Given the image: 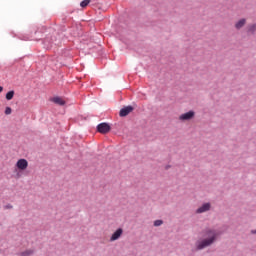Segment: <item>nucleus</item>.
I'll return each instance as SVG.
<instances>
[{"label":"nucleus","mask_w":256,"mask_h":256,"mask_svg":"<svg viewBox=\"0 0 256 256\" xmlns=\"http://www.w3.org/2000/svg\"><path fill=\"white\" fill-rule=\"evenodd\" d=\"M217 237H219V231L215 229H209L205 232V238L203 240H199L196 243V249L201 251L207 247H211L213 243L217 241Z\"/></svg>","instance_id":"nucleus-1"},{"label":"nucleus","mask_w":256,"mask_h":256,"mask_svg":"<svg viewBox=\"0 0 256 256\" xmlns=\"http://www.w3.org/2000/svg\"><path fill=\"white\" fill-rule=\"evenodd\" d=\"M97 131L98 133H101L102 135H105L107 133H109V131H111V126L108 124V123H100L98 126H97Z\"/></svg>","instance_id":"nucleus-2"},{"label":"nucleus","mask_w":256,"mask_h":256,"mask_svg":"<svg viewBox=\"0 0 256 256\" xmlns=\"http://www.w3.org/2000/svg\"><path fill=\"white\" fill-rule=\"evenodd\" d=\"M195 117V111L190 110L189 112H186L184 114H181L179 116V121H191Z\"/></svg>","instance_id":"nucleus-3"},{"label":"nucleus","mask_w":256,"mask_h":256,"mask_svg":"<svg viewBox=\"0 0 256 256\" xmlns=\"http://www.w3.org/2000/svg\"><path fill=\"white\" fill-rule=\"evenodd\" d=\"M16 167L17 169H19V171H25V169H27V167H29V162L26 159H19L16 163Z\"/></svg>","instance_id":"nucleus-4"},{"label":"nucleus","mask_w":256,"mask_h":256,"mask_svg":"<svg viewBox=\"0 0 256 256\" xmlns=\"http://www.w3.org/2000/svg\"><path fill=\"white\" fill-rule=\"evenodd\" d=\"M211 210V203H204L202 206H200L197 210L196 213L201 214V213H207V211Z\"/></svg>","instance_id":"nucleus-5"},{"label":"nucleus","mask_w":256,"mask_h":256,"mask_svg":"<svg viewBox=\"0 0 256 256\" xmlns=\"http://www.w3.org/2000/svg\"><path fill=\"white\" fill-rule=\"evenodd\" d=\"M133 112V106H126L120 110V117H127L129 113Z\"/></svg>","instance_id":"nucleus-6"},{"label":"nucleus","mask_w":256,"mask_h":256,"mask_svg":"<svg viewBox=\"0 0 256 256\" xmlns=\"http://www.w3.org/2000/svg\"><path fill=\"white\" fill-rule=\"evenodd\" d=\"M121 235H123V228H118L110 237V241H117L121 238Z\"/></svg>","instance_id":"nucleus-7"},{"label":"nucleus","mask_w":256,"mask_h":256,"mask_svg":"<svg viewBox=\"0 0 256 256\" xmlns=\"http://www.w3.org/2000/svg\"><path fill=\"white\" fill-rule=\"evenodd\" d=\"M52 102L55 103L56 105H60V106L65 105V100H63V98H61V97H54L52 99Z\"/></svg>","instance_id":"nucleus-8"},{"label":"nucleus","mask_w":256,"mask_h":256,"mask_svg":"<svg viewBox=\"0 0 256 256\" xmlns=\"http://www.w3.org/2000/svg\"><path fill=\"white\" fill-rule=\"evenodd\" d=\"M245 23H247V20H245V18L240 19L238 22H236L235 28L242 29V27H245Z\"/></svg>","instance_id":"nucleus-9"},{"label":"nucleus","mask_w":256,"mask_h":256,"mask_svg":"<svg viewBox=\"0 0 256 256\" xmlns=\"http://www.w3.org/2000/svg\"><path fill=\"white\" fill-rule=\"evenodd\" d=\"M33 253H35L34 250L28 249V250H25V251L21 252L20 256H31V255H33Z\"/></svg>","instance_id":"nucleus-10"},{"label":"nucleus","mask_w":256,"mask_h":256,"mask_svg":"<svg viewBox=\"0 0 256 256\" xmlns=\"http://www.w3.org/2000/svg\"><path fill=\"white\" fill-rule=\"evenodd\" d=\"M13 97H15V91L11 90V91L7 92V94H6L7 101H11V99H13Z\"/></svg>","instance_id":"nucleus-11"},{"label":"nucleus","mask_w":256,"mask_h":256,"mask_svg":"<svg viewBox=\"0 0 256 256\" xmlns=\"http://www.w3.org/2000/svg\"><path fill=\"white\" fill-rule=\"evenodd\" d=\"M89 3H91V0H83L81 3H80V6L85 9V7H87V5H89Z\"/></svg>","instance_id":"nucleus-12"},{"label":"nucleus","mask_w":256,"mask_h":256,"mask_svg":"<svg viewBox=\"0 0 256 256\" xmlns=\"http://www.w3.org/2000/svg\"><path fill=\"white\" fill-rule=\"evenodd\" d=\"M249 33H255L256 31V24H252L248 27Z\"/></svg>","instance_id":"nucleus-13"},{"label":"nucleus","mask_w":256,"mask_h":256,"mask_svg":"<svg viewBox=\"0 0 256 256\" xmlns=\"http://www.w3.org/2000/svg\"><path fill=\"white\" fill-rule=\"evenodd\" d=\"M161 225H163V220L154 221V227H161Z\"/></svg>","instance_id":"nucleus-14"},{"label":"nucleus","mask_w":256,"mask_h":256,"mask_svg":"<svg viewBox=\"0 0 256 256\" xmlns=\"http://www.w3.org/2000/svg\"><path fill=\"white\" fill-rule=\"evenodd\" d=\"M11 113H13V110L11 109V107H6L5 115H11Z\"/></svg>","instance_id":"nucleus-15"},{"label":"nucleus","mask_w":256,"mask_h":256,"mask_svg":"<svg viewBox=\"0 0 256 256\" xmlns=\"http://www.w3.org/2000/svg\"><path fill=\"white\" fill-rule=\"evenodd\" d=\"M5 209H13V206L12 205H7V206H5Z\"/></svg>","instance_id":"nucleus-16"},{"label":"nucleus","mask_w":256,"mask_h":256,"mask_svg":"<svg viewBox=\"0 0 256 256\" xmlns=\"http://www.w3.org/2000/svg\"><path fill=\"white\" fill-rule=\"evenodd\" d=\"M0 93H3V87L0 86Z\"/></svg>","instance_id":"nucleus-17"},{"label":"nucleus","mask_w":256,"mask_h":256,"mask_svg":"<svg viewBox=\"0 0 256 256\" xmlns=\"http://www.w3.org/2000/svg\"><path fill=\"white\" fill-rule=\"evenodd\" d=\"M252 233H256V231H255V230H252Z\"/></svg>","instance_id":"nucleus-18"},{"label":"nucleus","mask_w":256,"mask_h":256,"mask_svg":"<svg viewBox=\"0 0 256 256\" xmlns=\"http://www.w3.org/2000/svg\"><path fill=\"white\" fill-rule=\"evenodd\" d=\"M166 169H169V166H166Z\"/></svg>","instance_id":"nucleus-19"}]
</instances>
